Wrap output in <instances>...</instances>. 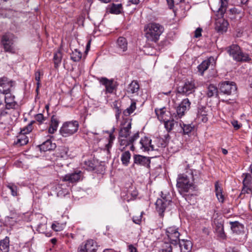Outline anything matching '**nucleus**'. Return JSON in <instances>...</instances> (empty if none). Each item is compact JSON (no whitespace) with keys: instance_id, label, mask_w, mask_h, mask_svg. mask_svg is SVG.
<instances>
[{"instance_id":"15","label":"nucleus","mask_w":252,"mask_h":252,"mask_svg":"<svg viewBox=\"0 0 252 252\" xmlns=\"http://www.w3.org/2000/svg\"><path fill=\"white\" fill-rule=\"evenodd\" d=\"M100 83L103 85L105 89V93L112 94L116 88V85L113 80H109L106 78H101L99 79Z\"/></svg>"},{"instance_id":"58","label":"nucleus","mask_w":252,"mask_h":252,"mask_svg":"<svg viewBox=\"0 0 252 252\" xmlns=\"http://www.w3.org/2000/svg\"><path fill=\"white\" fill-rule=\"evenodd\" d=\"M121 113V110L118 108H117L116 109V114H115V117L117 120L120 118V115Z\"/></svg>"},{"instance_id":"4","label":"nucleus","mask_w":252,"mask_h":252,"mask_svg":"<svg viewBox=\"0 0 252 252\" xmlns=\"http://www.w3.org/2000/svg\"><path fill=\"white\" fill-rule=\"evenodd\" d=\"M163 31V27L159 24L149 23L144 27L145 37L150 41L157 42Z\"/></svg>"},{"instance_id":"35","label":"nucleus","mask_w":252,"mask_h":252,"mask_svg":"<svg viewBox=\"0 0 252 252\" xmlns=\"http://www.w3.org/2000/svg\"><path fill=\"white\" fill-rule=\"evenodd\" d=\"M218 92V89L215 86L210 85L208 87L207 94L208 96L212 97L215 95H217Z\"/></svg>"},{"instance_id":"22","label":"nucleus","mask_w":252,"mask_h":252,"mask_svg":"<svg viewBox=\"0 0 252 252\" xmlns=\"http://www.w3.org/2000/svg\"><path fill=\"white\" fill-rule=\"evenodd\" d=\"M179 244L181 252H191L192 244L190 241L183 239Z\"/></svg>"},{"instance_id":"24","label":"nucleus","mask_w":252,"mask_h":252,"mask_svg":"<svg viewBox=\"0 0 252 252\" xmlns=\"http://www.w3.org/2000/svg\"><path fill=\"white\" fill-rule=\"evenodd\" d=\"M215 230L218 236L220 238H224L225 236L223 225L221 221L219 220H214Z\"/></svg>"},{"instance_id":"36","label":"nucleus","mask_w":252,"mask_h":252,"mask_svg":"<svg viewBox=\"0 0 252 252\" xmlns=\"http://www.w3.org/2000/svg\"><path fill=\"white\" fill-rule=\"evenodd\" d=\"M180 125L183 130L184 134H189L193 128V126H192L190 124L187 125L180 123Z\"/></svg>"},{"instance_id":"2","label":"nucleus","mask_w":252,"mask_h":252,"mask_svg":"<svg viewBox=\"0 0 252 252\" xmlns=\"http://www.w3.org/2000/svg\"><path fill=\"white\" fill-rule=\"evenodd\" d=\"M227 5V0H220L218 7L214 5L211 7L212 10L217 13L216 15L220 19L216 22L215 28L219 32H225L227 29L228 23L226 20L222 18L226 12Z\"/></svg>"},{"instance_id":"13","label":"nucleus","mask_w":252,"mask_h":252,"mask_svg":"<svg viewBox=\"0 0 252 252\" xmlns=\"http://www.w3.org/2000/svg\"><path fill=\"white\" fill-rule=\"evenodd\" d=\"M220 90L224 94L230 95L237 90L235 83L233 82L224 81L220 85Z\"/></svg>"},{"instance_id":"46","label":"nucleus","mask_w":252,"mask_h":252,"mask_svg":"<svg viewBox=\"0 0 252 252\" xmlns=\"http://www.w3.org/2000/svg\"><path fill=\"white\" fill-rule=\"evenodd\" d=\"M161 252H172V248L170 244L165 243Z\"/></svg>"},{"instance_id":"47","label":"nucleus","mask_w":252,"mask_h":252,"mask_svg":"<svg viewBox=\"0 0 252 252\" xmlns=\"http://www.w3.org/2000/svg\"><path fill=\"white\" fill-rule=\"evenodd\" d=\"M115 139V136L113 134V132L109 133V142L106 145V148L108 150L111 147L112 144L113 142V140Z\"/></svg>"},{"instance_id":"51","label":"nucleus","mask_w":252,"mask_h":252,"mask_svg":"<svg viewBox=\"0 0 252 252\" xmlns=\"http://www.w3.org/2000/svg\"><path fill=\"white\" fill-rule=\"evenodd\" d=\"M58 124L55 122L54 124H52L49 128L48 131L50 133H54L57 129Z\"/></svg>"},{"instance_id":"56","label":"nucleus","mask_w":252,"mask_h":252,"mask_svg":"<svg viewBox=\"0 0 252 252\" xmlns=\"http://www.w3.org/2000/svg\"><path fill=\"white\" fill-rule=\"evenodd\" d=\"M230 12L233 14H239L241 13L240 10H238L236 8L230 9Z\"/></svg>"},{"instance_id":"50","label":"nucleus","mask_w":252,"mask_h":252,"mask_svg":"<svg viewBox=\"0 0 252 252\" xmlns=\"http://www.w3.org/2000/svg\"><path fill=\"white\" fill-rule=\"evenodd\" d=\"M143 212H141L140 215L139 216H135L133 217V221L136 224H140L142 220V216Z\"/></svg>"},{"instance_id":"61","label":"nucleus","mask_w":252,"mask_h":252,"mask_svg":"<svg viewBox=\"0 0 252 252\" xmlns=\"http://www.w3.org/2000/svg\"><path fill=\"white\" fill-rule=\"evenodd\" d=\"M129 1L133 4H138L139 2V0H129Z\"/></svg>"},{"instance_id":"34","label":"nucleus","mask_w":252,"mask_h":252,"mask_svg":"<svg viewBox=\"0 0 252 252\" xmlns=\"http://www.w3.org/2000/svg\"><path fill=\"white\" fill-rule=\"evenodd\" d=\"M68 148L66 147H63L59 149V151L58 153V157H60L63 159H67L69 155H68Z\"/></svg>"},{"instance_id":"6","label":"nucleus","mask_w":252,"mask_h":252,"mask_svg":"<svg viewBox=\"0 0 252 252\" xmlns=\"http://www.w3.org/2000/svg\"><path fill=\"white\" fill-rule=\"evenodd\" d=\"M171 203L169 195L161 196V198L158 199L156 202V210L160 215L165 210L166 208Z\"/></svg>"},{"instance_id":"11","label":"nucleus","mask_w":252,"mask_h":252,"mask_svg":"<svg viewBox=\"0 0 252 252\" xmlns=\"http://www.w3.org/2000/svg\"><path fill=\"white\" fill-rule=\"evenodd\" d=\"M195 86L193 80H187L183 86L179 87L178 92L189 95L194 92Z\"/></svg>"},{"instance_id":"26","label":"nucleus","mask_w":252,"mask_h":252,"mask_svg":"<svg viewBox=\"0 0 252 252\" xmlns=\"http://www.w3.org/2000/svg\"><path fill=\"white\" fill-rule=\"evenodd\" d=\"M207 114L205 108H199L198 110L197 119L198 121L205 123L208 121Z\"/></svg>"},{"instance_id":"9","label":"nucleus","mask_w":252,"mask_h":252,"mask_svg":"<svg viewBox=\"0 0 252 252\" xmlns=\"http://www.w3.org/2000/svg\"><path fill=\"white\" fill-rule=\"evenodd\" d=\"M32 126L31 124L23 128L21 131V133L18 137L16 144L20 146H23L27 144L29 141V138L26 134L30 132L32 130Z\"/></svg>"},{"instance_id":"57","label":"nucleus","mask_w":252,"mask_h":252,"mask_svg":"<svg viewBox=\"0 0 252 252\" xmlns=\"http://www.w3.org/2000/svg\"><path fill=\"white\" fill-rule=\"evenodd\" d=\"M128 250L130 252H137L136 248L132 245H129L128 246Z\"/></svg>"},{"instance_id":"27","label":"nucleus","mask_w":252,"mask_h":252,"mask_svg":"<svg viewBox=\"0 0 252 252\" xmlns=\"http://www.w3.org/2000/svg\"><path fill=\"white\" fill-rule=\"evenodd\" d=\"M215 192L216 195L220 202L222 203L224 201V197L222 193V189L219 184L218 182H217L215 183Z\"/></svg>"},{"instance_id":"28","label":"nucleus","mask_w":252,"mask_h":252,"mask_svg":"<svg viewBox=\"0 0 252 252\" xmlns=\"http://www.w3.org/2000/svg\"><path fill=\"white\" fill-rule=\"evenodd\" d=\"M9 238L6 237L4 239L0 241V252H9Z\"/></svg>"},{"instance_id":"39","label":"nucleus","mask_w":252,"mask_h":252,"mask_svg":"<svg viewBox=\"0 0 252 252\" xmlns=\"http://www.w3.org/2000/svg\"><path fill=\"white\" fill-rule=\"evenodd\" d=\"M136 109V102H132L130 106L124 111V114L126 116H129L132 114Z\"/></svg>"},{"instance_id":"59","label":"nucleus","mask_w":252,"mask_h":252,"mask_svg":"<svg viewBox=\"0 0 252 252\" xmlns=\"http://www.w3.org/2000/svg\"><path fill=\"white\" fill-rule=\"evenodd\" d=\"M144 52H145L146 54H148V55H151V56H153V55H154L156 54L155 52H150L145 51H144Z\"/></svg>"},{"instance_id":"20","label":"nucleus","mask_w":252,"mask_h":252,"mask_svg":"<svg viewBox=\"0 0 252 252\" xmlns=\"http://www.w3.org/2000/svg\"><path fill=\"white\" fill-rule=\"evenodd\" d=\"M13 37V35L10 33L5 34L2 36L1 42L4 47H11L14 42Z\"/></svg>"},{"instance_id":"14","label":"nucleus","mask_w":252,"mask_h":252,"mask_svg":"<svg viewBox=\"0 0 252 252\" xmlns=\"http://www.w3.org/2000/svg\"><path fill=\"white\" fill-rule=\"evenodd\" d=\"M190 107V102L189 99H183L177 108L176 112L178 117L180 118L188 111Z\"/></svg>"},{"instance_id":"55","label":"nucleus","mask_w":252,"mask_h":252,"mask_svg":"<svg viewBox=\"0 0 252 252\" xmlns=\"http://www.w3.org/2000/svg\"><path fill=\"white\" fill-rule=\"evenodd\" d=\"M6 109H7L6 107L3 109H0V117L5 116L8 114Z\"/></svg>"},{"instance_id":"44","label":"nucleus","mask_w":252,"mask_h":252,"mask_svg":"<svg viewBox=\"0 0 252 252\" xmlns=\"http://www.w3.org/2000/svg\"><path fill=\"white\" fill-rule=\"evenodd\" d=\"M7 187L11 190V194L13 196H17L18 195L17 186L13 184H10L7 186Z\"/></svg>"},{"instance_id":"64","label":"nucleus","mask_w":252,"mask_h":252,"mask_svg":"<svg viewBox=\"0 0 252 252\" xmlns=\"http://www.w3.org/2000/svg\"><path fill=\"white\" fill-rule=\"evenodd\" d=\"M90 46H91V41L89 40L88 42V43H87V45L86 46V47H90Z\"/></svg>"},{"instance_id":"7","label":"nucleus","mask_w":252,"mask_h":252,"mask_svg":"<svg viewBox=\"0 0 252 252\" xmlns=\"http://www.w3.org/2000/svg\"><path fill=\"white\" fill-rule=\"evenodd\" d=\"M228 52L229 55L236 61L246 62L250 60L249 55L244 53L240 48H230Z\"/></svg>"},{"instance_id":"16","label":"nucleus","mask_w":252,"mask_h":252,"mask_svg":"<svg viewBox=\"0 0 252 252\" xmlns=\"http://www.w3.org/2000/svg\"><path fill=\"white\" fill-rule=\"evenodd\" d=\"M89 48H73L71 53V59L74 62L80 60L83 56L87 55Z\"/></svg>"},{"instance_id":"5","label":"nucleus","mask_w":252,"mask_h":252,"mask_svg":"<svg viewBox=\"0 0 252 252\" xmlns=\"http://www.w3.org/2000/svg\"><path fill=\"white\" fill-rule=\"evenodd\" d=\"M77 121H71L64 123L61 127L60 133L63 137H68L76 133L79 128Z\"/></svg>"},{"instance_id":"37","label":"nucleus","mask_w":252,"mask_h":252,"mask_svg":"<svg viewBox=\"0 0 252 252\" xmlns=\"http://www.w3.org/2000/svg\"><path fill=\"white\" fill-rule=\"evenodd\" d=\"M122 10V5L121 4H113L111 8H110V12L111 13L118 14L121 12Z\"/></svg>"},{"instance_id":"63","label":"nucleus","mask_w":252,"mask_h":252,"mask_svg":"<svg viewBox=\"0 0 252 252\" xmlns=\"http://www.w3.org/2000/svg\"><path fill=\"white\" fill-rule=\"evenodd\" d=\"M248 0H241V2L242 4H246L248 2Z\"/></svg>"},{"instance_id":"23","label":"nucleus","mask_w":252,"mask_h":252,"mask_svg":"<svg viewBox=\"0 0 252 252\" xmlns=\"http://www.w3.org/2000/svg\"><path fill=\"white\" fill-rule=\"evenodd\" d=\"M215 59L213 57H210L208 60H205L198 66V69L201 75L206 70L212 62H215Z\"/></svg>"},{"instance_id":"18","label":"nucleus","mask_w":252,"mask_h":252,"mask_svg":"<svg viewBox=\"0 0 252 252\" xmlns=\"http://www.w3.org/2000/svg\"><path fill=\"white\" fill-rule=\"evenodd\" d=\"M133 158L134 163L141 166H148L149 165L150 163V160L149 158L144 156L135 155Z\"/></svg>"},{"instance_id":"3","label":"nucleus","mask_w":252,"mask_h":252,"mask_svg":"<svg viewBox=\"0 0 252 252\" xmlns=\"http://www.w3.org/2000/svg\"><path fill=\"white\" fill-rule=\"evenodd\" d=\"M193 175L191 174H179L177 179V187L181 194L193 190L195 188Z\"/></svg>"},{"instance_id":"60","label":"nucleus","mask_w":252,"mask_h":252,"mask_svg":"<svg viewBox=\"0 0 252 252\" xmlns=\"http://www.w3.org/2000/svg\"><path fill=\"white\" fill-rule=\"evenodd\" d=\"M249 81L250 83L249 86L250 88L252 89V76L250 77L249 79Z\"/></svg>"},{"instance_id":"12","label":"nucleus","mask_w":252,"mask_h":252,"mask_svg":"<svg viewBox=\"0 0 252 252\" xmlns=\"http://www.w3.org/2000/svg\"><path fill=\"white\" fill-rule=\"evenodd\" d=\"M97 244L93 240H89L82 244L78 248V252H96Z\"/></svg>"},{"instance_id":"31","label":"nucleus","mask_w":252,"mask_h":252,"mask_svg":"<svg viewBox=\"0 0 252 252\" xmlns=\"http://www.w3.org/2000/svg\"><path fill=\"white\" fill-rule=\"evenodd\" d=\"M131 158V154L128 151L123 152L121 155V159L123 165L127 166Z\"/></svg>"},{"instance_id":"45","label":"nucleus","mask_w":252,"mask_h":252,"mask_svg":"<svg viewBox=\"0 0 252 252\" xmlns=\"http://www.w3.org/2000/svg\"><path fill=\"white\" fill-rule=\"evenodd\" d=\"M42 74H41L39 70H37L35 73V79L37 81V89L36 91L38 90V89L39 88L40 86V76Z\"/></svg>"},{"instance_id":"33","label":"nucleus","mask_w":252,"mask_h":252,"mask_svg":"<svg viewBox=\"0 0 252 252\" xmlns=\"http://www.w3.org/2000/svg\"><path fill=\"white\" fill-rule=\"evenodd\" d=\"M62 58V53L61 50H59L54 56L55 67L57 68L60 64Z\"/></svg>"},{"instance_id":"21","label":"nucleus","mask_w":252,"mask_h":252,"mask_svg":"<svg viewBox=\"0 0 252 252\" xmlns=\"http://www.w3.org/2000/svg\"><path fill=\"white\" fill-rule=\"evenodd\" d=\"M14 95L11 94L10 93L5 94V103L7 109H10L15 108L16 102L14 100Z\"/></svg>"},{"instance_id":"8","label":"nucleus","mask_w":252,"mask_h":252,"mask_svg":"<svg viewBox=\"0 0 252 252\" xmlns=\"http://www.w3.org/2000/svg\"><path fill=\"white\" fill-rule=\"evenodd\" d=\"M166 234L170 240V243L176 244L179 241L180 233L178 228L175 226H170L166 229Z\"/></svg>"},{"instance_id":"53","label":"nucleus","mask_w":252,"mask_h":252,"mask_svg":"<svg viewBox=\"0 0 252 252\" xmlns=\"http://www.w3.org/2000/svg\"><path fill=\"white\" fill-rule=\"evenodd\" d=\"M35 119L36 121L39 122H42L44 120V117L42 114H38L35 116Z\"/></svg>"},{"instance_id":"29","label":"nucleus","mask_w":252,"mask_h":252,"mask_svg":"<svg viewBox=\"0 0 252 252\" xmlns=\"http://www.w3.org/2000/svg\"><path fill=\"white\" fill-rule=\"evenodd\" d=\"M55 147V144L52 143L50 140H48L40 145V149L41 151L45 152L53 150Z\"/></svg>"},{"instance_id":"10","label":"nucleus","mask_w":252,"mask_h":252,"mask_svg":"<svg viewBox=\"0 0 252 252\" xmlns=\"http://www.w3.org/2000/svg\"><path fill=\"white\" fill-rule=\"evenodd\" d=\"M13 85L14 82L7 78H0V93L1 94H6L10 93Z\"/></svg>"},{"instance_id":"54","label":"nucleus","mask_w":252,"mask_h":252,"mask_svg":"<svg viewBox=\"0 0 252 252\" xmlns=\"http://www.w3.org/2000/svg\"><path fill=\"white\" fill-rule=\"evenodd\" d=\"M231 124L236 129H238L241 127V125L238 124V122L237 121H232L231 122Z\"/></svg>"},{"instance_id":"48","label":"nucleus","mask_w":252,"mask_h":252,"mask_svg":"<svg viewBox=\"0 0 252 252\" xmlns=\"http://www.w3.org/2000/svg\"><path fill=\"white\" fill-rule=\"evenodd\" d=\"M252 192V186H246L243 185V188L242 189L243 193H251Z\"/></svg>"},{"instance_id":"38","label":"nucleus","mask_w":252,"mask_h":252,"mask_svg":"<svg viewBox=\"0 0 252 252\" xmlns=\"http://www.w3.org/2000/svg\"><path fill=\"white\" fill-rule=\"evenodd\" d=\"M65 226V223H60L58 221H55L52 224V228L56 231H60L64 229Z\"/></svg>"},{"instance_id":"25","label":"nucleus","mask_w":252,"mask_h":252,"mask_svg":"<svg viewBox=\"0 0 252 252\" xmlns=\"http://www.w3.org/2000/svg\"><path fill=\"white\" fill-rule=\"evenodd\" d=\"M155 112L158 119L160 121H165L168 117V114L169 112L166 111V109L164 107L160 109H156Z\"/></svg>"},{"instance_id":"30","label":"nucleus","mask_w":252,"mask_h":252,"mask_svg":"<svg viewBox=\"0 0 252 252\" xmlns=\"http://www.w3.org/2000/svg\"><path fill=\"white\" fill-rule=\"evenodd\" d=\"M139 90V85L138 83L135 81H133L128 85V87L127 88V93H131L133 94H137Z\"/></svg>"},{"instance_id":"41","label":"nucleus","mask_w":252,"mask_h":252,"mask_svg":"<svg viewBox=\"0 0 252 252\" xmlns=\"http://www.w3.org/2000/svg\"><path fill=\"white\" fill-rule=\"evenodd\" d=\"M109 50L110 54L113 56H116V54L119 55H123V53L126 51V48H110Z\"/></svg>"},{"instance_id":"32","label":"nucleus","mask_w":252,"mask_h":252,"mask_svg":"<svg viewBox=\"0 0 252 252\" xmlns=\"http://www.w3.org/2000/svg\"><path fill=\"white\" fill-rule=\"evenodd\" d=\"M63 185H59L56 188L57 189V194L58 196L59 197H63L65 196V195H67L69 193V189H64L63 188Z\"/></svg>"},{"instance_id":"52","label":"nucleus","mask_w":252,"mask_h":252,"mask_svg":"<svg viewBox=\"0 0 252 252\" xmlns=\"http://www.w3.org/2000/svg\"><path fill=\"white\" fill-rule=\"evenodd\" d=\"M202 29L200 28H198L196 29V30L194 32V36L195 38L199 37L201 36V32H202Z\"/></svg>"},{"instance_id":"62","label":"nucleus","mask_w":252,"mask_h":252,"mask_svg":"<svg viewBox=\"0 0 252 252\" xmlns=\"http://www.w3.org/2000/svg\"><path fill=\"white\" fill-rule=\"evenodd\" d=\"M221 151H222V153H223V154L224 155H226L227 153H228V151L226 149H223L222 148L221 149Z\"/></svg>"},{"instance_id":"17","label":"nucleus","mask_w":252,"mask_h":252,"mask_svg":"<svg viewBox=\"0 0 252 252\" xmlns=\"http://www.w3.org/2000/svg\"><path fill=\"white\" fill-rule=\"evenodd\" d=\"M82 176V173L80 171L72 173H68L63 177V181L71 183H76L81 179Z\"/></svg>"},{"instance_id":"42","label":"nucleus","mask_w":252,"mask_h":252,"mask_svg":"<svg viewBox=\"0 0 252 252\" xmlns=\"http://www.w3.org/2000/svg\"><path fill=\"white\" fill-rule=\"evenodd\" d=\"M243 176L244 177L243 180V185L252 186V176L248 173L243 174Z\"/></svg>"},{"instance_id":"40","label":"nucleus","mask_w":252,"mask_h":252,"mask_svg":"<svg viewBox=\"0 0 252 252\" xmlns=\"http://www.w3.org/2000/svg\"><path fill=\"white\" fill-rule=\"evenodd\" d=\"M163 121L164 122V126L165 128L168 131L173 129L175 124H176V122L173 120H168L167 118V120Z\"/></svg>"},{"instance_id":"49","label":"nucleus","mask_w":252,"mask_h":252,"mask_svg":"<svg viewBox=\"0 0 252 252\" xmlns=\"http://www.w3.org/2000/svg\"><path fill=\"white\" fill-rule=\"evenodd\" d=\"M46 229V224L41 223L38 225L37 230L40 233H45V229Z\"/></svg>"},{"instance_id":"19","label":"nucleus","mask_w":252,"mask_h":252,"mask_svg":"<svg viewBox=\"0 0 252 252\" xmlns=\"http://www.w3.org/2000/svg\"><path fill=\"white\" fill-rule=\"evenodd\" d=\"M231 229L236 235H241L244 233V226L238 221L230 222Z\"/></svg>"},{"instance_id":"43","label":"nucleus","mask_w":252,"mask_h":252,"mask_svg":"<svg viewBox=\"0 0 252 252\" xmlns=\"http://www.w3.org/2000/svg\"><path fill=\"white\" fill-rule=\"evenodd\" d=\"M117 43L120 47H126L127 44L126 39L124 37H120L117 40Z\"/></svg>"},{"instance_id":"1","label":"nucleus","mask_w":252,"mask_h":252,"mask_svg":"<svg viewBox=\"0 0 252 252\" xmlns=\"http://www.w3.org/2000/svg\"><path fill=\"white\" fill-rule=\"evenodd\" d=\"M131 126V120L129 118L124 119L121 124L119 132V141L120 143L119 150L124 151L126 147L130 146V149L134 151L137 148L142 152L158 150L160 147L164 146L162 139L157 138L152 141L150 138L145 136L141 138L140 141L134 144V141L139 138V133L136 132L129 136Z\"/></svg>"}]
</instances>
